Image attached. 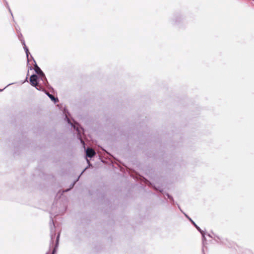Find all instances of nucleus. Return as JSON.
I'll use <instances>...</instances> for the list:
<instances>
[{
  "label": "nucleus",
  "mask_w": 254,
  "mask_h": 254,
  "mask_svg": "<svg viewBox=\"0 0 254 254\" xmlns=\"http://www.w3.org/2000/svg\"><path fill=\"white\" fill-rule=\"evenodd\" d=\"M34 69H35V72L38 74L41 75H44L42 71L41 70V69L39 68V67L37 64L35 65Z\"/></svg>",
  "instance_id": "7ed1b4c3"
},
{
  "label": "nucleus",
  "mask_w": 254,
  "mask_h": 254,
  "mask_svg": "<svg viewBox=\"0 0 254 254\" xmlns=\"http://www.w3.org/2000/svg\"><path fill=\"white\" fill-rule=\"evenodd\" d=\"M37 79H38V76L36 75H35V74L32 75L30 77V84L33 86H37L38 85Z\"/></svg>",
  "instance_id": "f257e3e1"
},
{
  "label": "nucleus",
  "mask_w": 254,
  "mask_h": 254,
  "mask_svg": "<svg viewBox=\"0 0 254 254\" xmlns=\"http://www.w3.org/2000/svg\"><path fill=\"white\" fill-rule=\"evenodd\" d=\"M86 156L88 157L91 158L95 155V151L90 148H88L86 151Z\"/></svg>",
  "instance_id": "f03ea898"
},
{
  "label": "nucleus",
  "mask_w": 254,
  "mask_h": 254,
  "mask_svg": "<svg viewBox=\"0 0 254 254\" xmlns=\"http://www.w3.org/2000/svg\"><path fill=\"white\" fill-rule=\"evenodd\" d=\"M59 237V235L58 236L57 240H58Z\"/></svg>",
  "instance_id": "423d86ee"
},
{
  "label": "nucleus",
  "mask_w": 254,
  "mask_h": 254,
  "mask_svg": "<svg viewBox=\"0 0 254 254\" xmlns=\"http://www.w3.org/2000/svg\"><path fill=\"white\" fill-rule=\"evenodd\" d=\"M54 253H55V250L53 251L52 254H54Z\"/></svg>",
  "instance_id": "39448f33"
},
{
  "label": "nucleus",
  "mask_w": 254,
  "mask_h": 254,
  "mask_svg": "<svg viewBox=\"0 0 254 254\" xmlns=\"http://www.w3.org/2000/svg\"><path fill=\"white\" fill-rule=\"evenodd\" d=\"M48 95L52 100L55 101L56 100V98H55V97L53 95H52L49 93L48 94Z\"/></svg>",
  "instance_id": "20e7f679"
}]
</instances>
